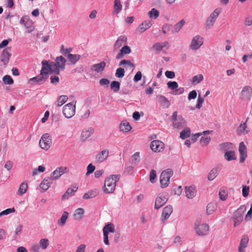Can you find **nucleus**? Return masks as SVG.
I'll return each mask as SVG.
<instances>
[{"mask_svg": "<svg viewBox=\"0 0 252 252\" xmlns=\"http://www.w3.org/2000/svg\"><path fill=\"white\" fill-rule=\"evenodd\" d=\"M119 175H111L107 177L104 182L103 191L105 193H110L114 192L116 187V183L120 180Z\"/></svg>", "mask_w": 252, "mask_h": 252, "instance_id": "1", "label": "nucleus"}, {"mask_svg": "<svg viewBox=\"0 0 252 252\" xmlns=\"http://www.w3.org/2000/svg\"><path fill=\"white\" fill-rule=\"evenodd\" d=\"M76 102L68 103L65 104L63 108V114L67 119L72 118L74 116L76 110Z\"/></svg>", "mask_w": 252, "mask_h": 252, "instance_id": "2", "label": "nucleus"}, {"mask_svg": "<svg viewBox=\"0 0 252 252\" xmlns=\"http://www.w3.org/2000/svg\"><path fill=\"white\" fill-rule=\"evenodd\" d=\"M173 172L170 169H167L161 173L160 176V183L161 188H166L168 186L170 178Z\"/></svg>", "mask_w": 252, "mask_h": 252, "instance_id": "3", "label": "nucleus"}, {"mask_svg": "<svg viewBox=\"0 0 252 252\" xmlns=\"http://www.w3.org/2000/svg\"><path fill=\"white\" fill-rule=\"evenodd\" d=\"M221 11L220 8H217L210 14L205 22V25L206 28L209 29L213 26Z\"/></svg>", "mask_w": 252, "mask_h": 252, "instance_id": "4", "label": "nucleus"}, {"mask_svg": "<svg viewBox=\"0 0 252 252\" xmlns=\"http://www.w3.org/2000/svg\"><path fill=\"white\" fill-rule=\"evenodd\" d=\"M41 63L42 67L40 72L43 75L48 77L49 73L54 72V69L56 68L54 62H50L49 63L47 61L43 60Z\"/></svg>", "mask_w": 252, "mask_h": 252, "instance_id": "5", "label": "nucleus"}, {"mask_svg": "<svg viewBox=\"0 0 252 252\" xmlns=\"http://www.w3.org/2000/svg\"><path fill=\"white\" fill-rule=\"evenodd\" d=\"M52 144V138L48 133L42 135L39 141V145L41 148L45 150H48Z\"/></svg>", "mask_w": 252, "mask_h": 252, "instance_id": "6", "label": "nucleus"}, {"mask_svg": "<svg viewBox=\"0 0 252 252\" xmlns=\"http://www.w3.org/2000/svg\"><path fill=\"white\" fill-rule=\"evenodd\" d=\"M204 39L200 35L194 36L190 42L189 47L192 50H197L203 45Z\"/></svg>", "mask_w": 252, "mask_h": 252, "instance_id": "7", "label": "nucleus"}, {"mask_svg": "<svg viewBox=\"0 0 252 252\" xmlns=\"http://www.w3.org/2000/svg\"><path fill=\"white\" fill-rule=\"evenodd\" d=\"M54 64L56 68L54 69V72L56 74H59L60 69L64 70L65 68L66 60L62 56H60L56 58Z\"/></svg>", "mask_w": 252, "mask_h": 252, "instance_id": "8", "label": "nucleus"}, {"mask_svg": "<svg viewBox=\"0 0 252 252\" xmlns=\"http://www.w3.org/2000/svg\"><path fill=\"white\" fill-rule=\"evenodd\" d=\"M246 211L244 206H241L236 211V214L234 218V226L235 227L240 224L243 220L242 214Z\"/></svg>", "mask_w": 252, "mask_h": 252, "instance_id": "9", "label": "nucleus"}, {"mask_svg": "<svg viewBox=\"0 0 252 252\" xmlns=\"http://www.w3.org/2000/svg\"><path fill=\"white\" fill-rule=\"evenodd\" d=\"M150 147L155 152H160L164 150V144L159 140H154L151 143Z\"/></svg>", "mask_w": 252, "mask_h": 252, "instance_id": "10", "label": "nucleus"}, {"mask_svg": "<svg viewBox=\"0 0 252 252\" xmlns=\"http://www.w3.org/2000/svg\"><path fill=\"white\" fill-rule=\"evenodd\" d=\"M252 94V89L250 86H245L241 92V98L250 100Z\"/></svg>", "mask_w": 252, "mask_h": 252, "instance_id": "11", "label": "nucleus"}, {"mask_svg": "<svg viewBox=\"0 0 252 252\" xmlns=\"http://www.w3.org/2000/svg\"><path fill=\"white\" fill-rule=\"evenodd\" d=\"M196 233L200 236L206 235L209 230V226L207 224H200L195 227Z\"/></svg>", "mask_w": 252, "mask_h": 252, "instance_id": "12", "label": "nucleus"}, {"mask_svg": "<svg viewBox=\"0 0 252 252\" xmlns=\"http://www.w3.org/2000/svg\"><path fill=\"white\" fill-rule=\"evenodd\" d=\"M239 152L240 153V162L243 163L247 157V147L243 142L239 144Z\"/></svg>", "mask_w": 252, "mask_h": 252, "instance_id": "13", "label": "nucleus"}, {"mask_svg": "<svg viewBox=\"0 0 252 252\" xmlns=\"http://www.w3.org/2000/svg\"><path fill=\"white\" fill-rule=\"evenodd\" d=\"M11 56V54L10 48H6L3 50L0 57V61L4 65L7 64L9 63Z\"/></svg>", "mask_w": 252, "mask_h": 252, "instance_id": "14", "label": "nucleus"}, {"mask_svg": "<svg viewBox=\"0 0 252 252\" xmlns=\"http://www.w3.org/2000/svg\"><path fill=\"white\" fill-rule=\"evenodd\" d=\"M249 120V118L246 119V122L244 123H241L239 126L238 127L236 132L237 135H245L249 133V130L248 128L247 122Z\"/></svg>", "mask_w": 252, "mask_h": 252, "instance_id": "15", "label": "nucleus"}, {"mask_svg": "<svg viewBox=\"0 0 252 252\" xmlns=\"http://www.w3.org/2000/svg\"><path fill=\"white\" fill-rule=\"evenodd\" d=\"M109 151L105 149L99 152L95 156V160L97 162H102L105 161L109 156Z\"/></svg>", "mask_w": 252, "mask_h": 252, "instance_id": "16", "label": "nucleus"}, {"mask_svg": "<svg viewBox=\"0 0 252 252\" xmlns=\"http://www.w3.org/2000/svg\"><path fill=\"white\" fill-rule=\"evenodd\" d=\"M167 201L166 197L163 194H159L156 199L155 207L158 209L166 203Z\"/></svg>", "mask_w": 252, "mask_h": 252, "instance_id": "17", "label": "nucleus"}, {"mask_svg": "<svg viewBox=\"0 0 252 252\" xmlns=\"http://www.w3.org/2000/svg\"><path fill=\"white\" fill-rule=\"evenodd\" d=\"M186 196L188 198L192 199L196 194V189L194 186L185 187Z\"/></svg>", "mask_w": 252, "mask_h": 252, "instance_id": "18", "label": "nucleus"}, {"mask_svg": "<svg viewBox=\"0 0 252 252\" xmlns=\"http://www.w3.org/2000/svg\"><path fill=\"white\" fill-rule=\"evenodd\" d=\"M169 47V44L167 41L163 42H157L152 46V49L156 51H160L163 48L168 49Z\"/></svg>", "mask_w": 252, "mask_h": 252, "instance_id": "19", "label": "nucleus"}, {"mask_svg": "<svg viewBox=\"0 0 252 252\" xmlns=\"http://www.w3.org/2000/svg\"><path fill=\"white\" fill-rule=\"evenodd\" d=\"M127 37L125 35L120 36L114 44V49L118 50L121 46L126 44Z\"/></svg>", "mask_w": 252, "mask_h": 252, "instance_id": "20", "label": "nucleus"}, {"mask_svg": "<svg viewBox=\"0 0 252 252\" xmlns=\"http://www.w3.org/2000/svg\"><path fill=\"white\" fill-rule=\"evenodd\" d=\"M48 78V76H46L40 72V74L35 77L32 78L30 79L29 82L32 84L35 83L40 84L45 81Z\"/></svg>", "mask_w": 252, "mask_h": 252, "instance_id": "21", "label": "nucleus"}, {"mask_svg": "<svg viewBox=\"0 0 252 252\" xmlns=\"http://www.w3.org/2000/svg\"><path fill=\"white\" fill-rule=\"evenodd\" d=\"M152 24L150 21H145L139 25L136 31L140 33H142L146 30L149 29L152 26Z\"/></svg>", "mask_w": 252, "mask_h": 252, "instance_id": "22", "label": "nucleus"}, {"mask_svg": "<svg viewBox=\"0 0 252 252\" xmlns=\"http://www.w3.org/2000/svg\"><path fill=\"white\" fill-rule=\"evenodd\" d=\"M173 212V208L171 205H167L165 207L162 212V217L164 220H167Z\"/></svg>", "mask_w": 252, "mask_h": 252, "instance_id": "23", "label": "nucleus"}, {"mask_svg": "<svg viewBox=\"0 0 252 252\" xmlns=\"http://www.w3.org/2000/svg\"><path fill=\"white\" fill-rule=\"evenodd\" d=\"M78 187L74 186L72 188H68L66 192L62 196V199L65 200L68 199L70 196L73 195L77 191Z\"/></svg>", "mask_w": 252, "mask_h": 252, "instance_id": "24", "label": "nucleus"}, {"mask_svg": "<svg viewBox=\"0 0 252 252\" xmlns=\"http://www.w3.org/2000/svg\"><path fill=\"white\" fill-rule=\"evenodd\" d=\"M130 52V48L127 45H125L121 49L120 53L116 56V59L119 60L123 57V55L128 54Z\"/></svg>", "mask_w": 252, "mask_h": 252, "instance_id": "25", "label": "nucleus"}, {"mask_svg": "<svg viewBox=\"0 0 252 252\" xmlns=\"http://www.w3.org/2000/svg\"><path fill=\"white\" fill-rule=\"evenodd\" d=\"M105 66L106 63L104 62H101L99 63L94 64L92 67V70L97 72H100L104 70Z\"/></svg>", "mask_w": 252, "mask_h": 252, "instance_id": "26", "label": "nucleus"}, {"mask_svg": "<svg viewBox=\"0 0 252 252\" xmlns=\"http://www.w3.org/2000/svg\"><path fill=\"white\" fill-rule=\"evenodd\" d=\"M157 98L158 102L163 107L168 108L169 106L170 102L164 96L160 95L158 96Z\"/></svg>", "mask_w": 252, "mask_h": 252, "instance_id": "27", "label": "nucleus"}, {"mask_svg": "<svg viewBox=\"0 0 252 252\" xmlns=\"http://www.w3.org/2000/svg\"><path fill=\"white\" fill-rule=\"evenodd\" d=\"M219 197L222 201H225L228 197V190L226 187L220 189L219 193Z\"/></svg>", "mask_w": 252, "mask_h": 252, "instance_id": "28", "label": "nucleus"}, {"mask_svg": "<svg viewBox=\"0 0 252 252\" xmlns=\"http://www.w3.org/2000/svg\"><path fill=\"white\" fill-rule=\"evenodd\" d=\"M120 128L122 131L127 132L131 130V127L128 122L123 121L120 124Z\"/></svg>", "mask_w": 252, "mask_h": 252, "instance_id": "29", "label": "nucleus"}, {"mask_svg": "<svg viewBox=\"0 0 252 252\" xmlns=\"http://www.w3.org/2000/svg\"><path fill=\"white\" fill-rule=\"evenodd\" d=\"M84 214V210L83 208H79L75 210L73 214L74 219L76 220H81Z\"/></svg>", "mask_w": 252, "mask_h": 252, "instance_id": "30", "label": "nucleus"}, {"mask_svg": "<svg viewBox=\"0 0 252 252\" xmlns=\"http://www.w3.org/2000/svg\"><path fill=\"white\" fill-rule=\"evenodd\" d=\"M65 168L62 167L57 168L53 173L52 177L54 179H59L63 173Z\"/></svg>", "mask_w": 252, "mask_h": 252, "instance_id": "31", "label": "nucleus"}, {"mask_svg": "<svg viewBox=\"0 0 252 252\" xmlns=\"http://www.w3.org/2000/svg\"><path fill=\"white\" fill-rule=\"evenodd\" d=\"M217 204L214 202H211L208 204L206 207L207 215L212 214L217 209Z\"/></svg>", "mask_w": 252, "mask_h": 252, "instance_id": "32", "label": "nucleus"}, {"mask_svg": "<svg viewBox=\"0 0 252 252\" xmlns=\"http://www.w3.org/2000/svg\"><path fill=\"white\" fill-rule=\"evenodd\" d=\"M185 125V121L183 118H179L173 122V126L175 128L180 129Z\"/></svg>", "mask_w": 252, "mask_h": 252, "instance_id": "33", "label": "nucleus"}, {"mask_svg": "<svg viewBox=\"0 0 252 252\" xmlns=\"http://www.w3.org/2000/svg\"><path fill=\"white\" fill-rule=\"evenodd\" d=\"M28 189V184L26 182H23L20 186L18 190L17 193L20 195H22L25 194Z\"/></svg>", "mask_w": 252, "mask_h": 252, "instance_id": "34", "label": "nucleus"}, {"mask_svg": "<svg viewBox=\"0 0 252 252\" xmlns=\"http://www.w3.org/2000/svg\"><path fill=\"white\" fill-rule=\"evenodd\" d=\"M94 132V129L90 128L88 129L84 130L81 134V138L83 140L88 139Z\"/></svg>", "mask_w": 252, "mask_h": 252, "instance_id": "35", "label": "nucleus"}, {"mask_svg": "<svg viewBox=\"0 0 252 252\" xmlns=\"http://www.w3.org/2000/svg\"><path fill=\"white\" fill-rule=\"evenodd\" d=\"M67 57L70 63L74 64L79 60L80 56L79 55L69 54Z\"/></svg>", "mask_w": 252, "mask_h": 252, "instance_id": "36", "label": "nucleus"}, {"mask_svg": "<svg viewBox=\"0 0 252 252\" xmlns=\"http://www.w3.org/2000/svg\"><path fill=\"white\" fill-rule=\"evenodd\" d=\"M249 242L248 238L243 237L239 247V252H244V249L247 247Z\"/></svg>", "mask_w": 252, "mask_h": 252, "instance_id": "37", "label": "nucleus"}, {"mask_svg": "<svg viewBox=\"0 0 252 252\" xmlns=\"http://www.w3.org/2000/svg\"><path fill=\"white\" fill-rule=\"evenodd\" d=\"M115 232V226L112 223L105 225L103 228V232H106L108 235L110 232Z\"/></svg>", "mask_w": 252, "mask_h": 252, "instance_id": "38", "label": "nucleus"}, {"mask_svg": "<svg viewBox=\"0 0 252 252\" xmlns=\"http://www.w3.org/2000/svg\"><path fill=\"white\" fill-rule=\"evenodd\" d=\"M49 180V178L44 179L40 183V187L44 190H47L50 187L51 183Z\"/></svg>", "mask_w": 252, "mask_h": 252, "instance_id": "39", "label": "nucleus"}, {"mask_svg": "<svg viewBox=\"0 0 252 252\" xmlns=\"http://www.w3.org/2000/svg\"><path fill=\"white\" fill-rule=\"evenodd\" d=\"M224 158L228 161L235 160L236 159L235 153L233 151H228L225 152L224 154Z\"/></svg>", "mask_w": 252, "mask_h": 252, "instance_id": "40", "label": "nucleus"}, {"mask_svg": "<svg viewBox=\"0 0 252 252\" xmlns=\"http://www.w3.org/2000/svg\"><path fill=\"white\" fill-rule=\"evenodd\" d=\"M68 99L67 95H63L60 96L57 101V105L58 107H60L64 104Z\"/></svg>", "mask_w": 252, "mask_h": 252, "instance_id": "41", "label": "nucleus"}, {"mask_svg": "<svg viewBox=\"0 0 252 252\" xmlns=\"http://www.w3.org/2000/svg\"><path fill=\"white\" fill-rule=\"evenodd\" d=\"M190 135V129L189 127H187L182 130L180 133V137L183 139H186L189 137Z\"/></svg>", "mask_w": 252, "mask_h": 252, "instance_id": "42", "label": "nucleus"}, {"mask_svg": "<svg viewBox=\"0 0 252 252\" xmlns=\"http://www.w3.org/2000/svg\"><path fill=\"white\" fill-rule=\"evenodd\" d=\"M111 89L115 93L118 92L120 89V84L116 81H112L110 85Z\"/></svg>", "mask_w": 252, "mask_h": 252, "instance_id": "43", "label": "nucleus"}, {"mask_svg": "<svg viewBox=\"0 0 252 252\" xmlns=\"http://www.w3.org/2000/svg\"><path fill=\"white\" fill-rule=\"evenodd\" d=\"M218 175V171L217 169L213 168L209 172L208 176V179L210 181H212Z\"/></svg>", "mask_w": 252, "mask_h": 252, "instance_id": "44", "label": "nucleus"}, {"mask_svg": "<svg viewBox=\"0 0 252 252\" xmlns=\"http://www.w3.org/2000/svg\"><path fill=\"white\" fill-rule=\"evenodd\" d=\"M148 15L150 18L156 19L159 16V12L153 8L148 12Z\"/></svg>", "mask_w": 252, "mask_h": 252, "instance_id": "45", "label": "nucleus"}, {"mask_svg": "<svg viewBox=\"0 0 252 252\" xmlns=\"http://www.w3.org/2000/svg\"><path fill=\"white\" fill-rule=\"evenodd\" d=\"M68 213L67 212H64L60 220H58V224H61L62 226H63L68 218Z\"/></svg>", "mask_w": 252, "mask_h": 252, "instance_id": "46", "label": "nucleus"}, {"mask_svg": "<svg viewBox=\"0 0 252 252\" xmlns=\"http://www.w3.org/2000/svg\"><path fill=\"white\" fill-rule=\"evenodd\" d=\"M204 77L202 74H199L195 75L192 78V83L193 84H197L200 83L203 80Z\"/></svg>", "mask_w": 252, "mask_h": 252, "instance_id": "47", "label": "nucleus"}, {"mask_svg": "<svg viewBox=\"0 0 252 252\" xmlns=\"http://www.w3.org/2000/svg\"><path fill=\"white\" fill-rule=\"evenodd\" d=\"M21 23L24 24L25 27L28 29L29 32L32 31L33 29V27L32 25L31 22L30 21H25V19L23 17L20 20Z\"/></svg>", "mask_w": 252, "mask_h": 252, "instance_id": "48", "label": "nucleus"}, {"mask_svg": "<svg viewBox=\"0 0 252 252\" xmlns=\"http://www.w3.org/2000/svg\"><path fill=\"white\" fill-rule=\"evenodd\" d=\"M49 240L46 238L41 239L39 241V246L43 250L46 249L49 246Z\"/></svg>", "mask_w": 252, "mask_h": 252, "instance_id": "49", "label": "nucleus"}, {"mask_svg": "<svg viewBox=\"0 0 252 252\" xmlns=\"http://www.w3.org/2000/svg\"><path fill=\"white\" fill-rule=\"evenodd\" d=\"M210 132H211V131H210V130H206V131H203L202 133H197L195 134L192 137V138H191L192 142L193 143L195 142L196 141L197 139L200 136H201L202 134H210Z\"/></svg>", "mask_w": 252, "mask_h": 252, "instance_id": "50", "label": "nucleus"}, {"mask_svg": "<svg viewBox=\"0 0 252 252\" xmlns=\"http://www.w3.org/2000/svg\"><path fill=\"white\" fill-rule=\"evenodd\" d=\"M122 6L120 3V1H115L114 4V12L116 14L119 13L121 11Z\"/></svg>", "mask_w": 252, "mask_h": 252, "instance_id": "51", "label": "nucleus"}, {"mask_svg": "<svg viewBox=\"0 0 252 252\" xmlns=\"http://www.w3.org/2000/svg\"><path fill=\"white\" fill-rule=\"evenodd\" d=\"M45 170V168L44 166L42 165H40L37 168H35L33 170L32 175L33 176L36 175L38 172H43Z\"/></svg>", "mask_w": 252, "mask_h": 252, "instance_id": "52", "label": "nucleus"}, {"mask_svg": "<svg viewBox=\"0 0 252 252\" xmlns=\"http://www.w3.org/2000/svg\"><path fill=\"white\" fill-rule=\"evenodd\" d=\"M211 141V137L210 136L202 137L200 139V144L202 146H206L209 144Z\"/></svg>", "mask_w": 252, "mask_h": 252, "instance_id": "53", "label": "nucleus"}, {"mask_svg": "<svg viewBox=\"0 0 252 252\" xmlns=\"http://www.w3.org/2000/svg\"><path fill=\"white\" fill-rule=\"evenodd\" d=\"M15 212L14 208H8L4 211H2L0 213V218L4 215H7L10 213H12Z\"/></svg>", "mask_w": 252, "mask_h": 252, "instance_id": "54", "label": "nucleus"}, {"mask_svg": "<svg viewBox=\"0 0 252 252\" xmlns=\"http://www.w3.org/2000/svg\"><path fill=\"white\" fill-rule=\"evenodd\" d=\"M125 75V70L123 68L119 67L116 70L115 76L118 78H122Z\"/></svg>", "mask_w": 252, "mask_h": 252, "instance_id": "55", "label": "nucleus"}, {"mask_svg": "<svg viewBox=\"0 0 252 252\" xmlns=\"http://www.w3.org/2000/svg\"><path fill=\"white\" fill-rule=\"evenodd\" d=\"M168 88L171 90H175L178 87V83L175 81H169L167 83Z\"/></svg>", "mask_w": 252, "mask_h": 252, "instance_id": "56", "label": "nucleus"}, {"mask_svg": "<svg viewBox=\"0 0 252 252\" xmlns=\"http://www.w3.org/2000/svg\"><path fill=\"white\" fill-rule=\"evenodd\" d=\"M3 81L5 84L11 85L13 83L12 78L9 75H5L3 78Z\"/></svg>", "mask_w": 252, "mask_h": 252, "instance_id": "57", "label": "nucleus"}, {"mask_svg": "<svg viewBox=\"0 0 252 252\" xmlns=\"http://www.w3.org/2000/svg\"><path fill=\"white\" fill-rule=\"evenodd\" d=\"M120 65H127V66L134 68L135 67L134 64L128 60H123L121 61L119 64Z\"/></svg>", "mask_w": 252, "mask_h": 252, "instance_id": "58", "label": "nucleus"}, {"mask_svg": "<svg viewBox=\"0 0 252 252\" xmlns=\"http://www.w3.org/2000/svg\"><path fill=\"white\" fill-rule=\"evenodd\" d=\"M185 21L184 20H181L180 22L177 23L174 27V29L176 32H179L185 24Z\"/></svg>", "mask_w": 252, "mask_h": 252, "instance_id": "59", "label": "nucleus"}, {"mask_svg": "<svg viewBox=\"0 0 252 252\" xmlns=\"http://www.w3.org/2000/svg\"><path fill=\"white\" fill-rule=\"evenodd\" d=\"M242 194L243 196L245 197H246L248 196L249 194V189L250 188L249 187L246 186H242Z\"/></svg>", "mask_w": 252, "mask_h": 252, "instance_id": "60", "label": "nucleus"}, {"mask_svg": "<svg viewBox=\"0 0 252 252\" xmlns=\"http://www.w3.org/2000/svg\"><path fill=\"white\" fill-rule=\"evenodd\" d=\"M95 166H94L92 163L89 164L87 166V172L86 175H88L92 173L95 170Z\"/></svg>", "mask_w": 252, "mask_h": 252, "instance_id": "61", "label": "nucleus"}, {"mask_svg": "<svg viewBox=\"0 0 252 252\" xmlns=\"http://www.w3.org/2000/svg\"><path fill=\"white\" fill-rule=\"evenodd\" d=\"M204 102V98L200 96V95H199L197 100V104L196 105V107L198 109H200L202 105L203 102Z\"/></svg>", "mask_w": 252, "mask_h": 252, "instance_id": "62", "label": "nucleus"}, {"mask_svg": "<svg viewBox=\"0 0 252 252\" xmlns=\"http://www.w3.org/2000/svg\"><path fill=\"white\" fill-rule=\"evenodd\" d=\"M244 23L245 26H251L252 25V17L249 16L246 18L244 20Z\"/></svg>", "mask_w": 252, "mask_h": 252, "instance_id": "63", "label": "nucleus"}, {"mask_svg": "<svg viewBox=\"0 0 252 252\" xmlns=\"http://www.w3.org/2000/svg\"><path fill=\"white\" fill-rule=\"evenodd\" d=\"M86 248V245L84 244H82L77 248L75 252H85Z\"/></svg>", "mask_w": 252, "mask_h": 252, "instance_id": "64", "label": "nucleus"}]
</instances>
